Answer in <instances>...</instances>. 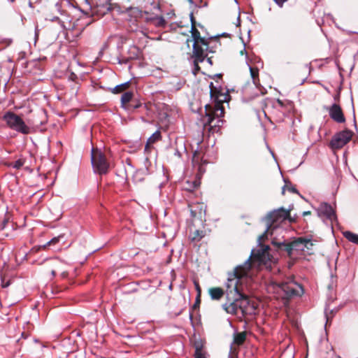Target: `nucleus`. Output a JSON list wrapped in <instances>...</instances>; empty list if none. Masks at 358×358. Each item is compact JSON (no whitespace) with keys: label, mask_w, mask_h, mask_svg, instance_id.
Masks as SVG:
<instances>
[{"label":"nucleus","mask_w":358,"mask_h":358,"mask_svg":"<svg viewBox=\"0 0 358 358\" xmlns=\"http://www.w3.org/2000/svg\"><path fill=\"white\" fill-rule=\"evenodd\" d=\"M195 358H208L206 353L203 351L201 344L195 345Z\"/></svg>","instance_id":"25"},{"label":"nucleus","mask_w":358,"mask_h":358,"mask_svg":"<svg viewBox=\"0 0 358 358\" xmlns=\"http://www.w3.org/2000/svg\"><path fill=\"white\" fill-rule=\"evenodd\" d=\"M51 273H52V275L53 276H55V275H56V273H55V271H52Z\"/></svg>","instance_id":"43"},{"label":"nucleus","mask_w":358,"mask_h":358,"mask_svg":"<svg viewBox=\"0 0 358 358\" xmlns=\"http://www.w3.org/2000/svg\"><path fill=\"white\" fill-rule=\"evenodd\" d=\"M24 160L22 159H19L13 163L12 166L14 169H20L24 165Z\"/></svg>","instance_id":"30"},{"label":"nucleus","mask_w":358,"mask_h":358,"mask_svg":"<svg viewBox=\"0 0 358 358\" xmlns=\"http://www.w3.org/2000/svg\"><path fill=\"white\" fill-rule=\"evenodd\" d=\"M244 51H245V48L243 49V50H242V51L241 52V54L244 53Z\"/></svg>","instance_id":"44"},{"label":"nucleus","mask_w":358,"mask_h":358,"mask_svg":"<svg viewBox=\"0 0 358 358\" xmlns=\"http://www.w3.org/2000/svg\"><path fill=\"white\" fill-rule=\"evenodd\" d=\"M189 238L194 242L199 241L206 234L203 229H196L195 225H190Z\"/></svg>","instance_id":"16"},{"label":"nucleus","mask_w":358,"mask_h":358,"mask_svg":"<svg viewBox=\"0 0 358 358\" xmlns=\"http://www.w3.org/2000/svg\"><path fill=\"white\" fill-rule=\"evenodd\" d=\"M195 285H196V289L198 292V294H199V295H200L201 294V288L198 283H196Z\"/></svg>","instance_id":"38"},{"label":"nucleus","mask_w":358,"mask_h":358,"mask_svg":"<svg viewBox=\"0 0 358 358\" xmlns=\"http://www.w3.org/2000/svg\"><path fill=\"white\" fill-rule=\"evenodd\" d=\"M199 184V182L196 180H194L192 182L187 181L184 186V189L187 191L192 192L194 189L197 188Z\"/></svg>","instance_id":"27"},{"label":"nucleus","mask_w":358,"mask_h":358,"mask_svg":"<svg viewBox=\"0 0 358 358\" xmlns=\"http://www.w3.org/2000/svg\"><path fill=\"white\" fill-rule=\"evenodd\" d=\"M10 2H14V1H15V0H10Z\"/></svg>","instance_id":"48"},{"label":"nucleus","mask_w":358,"mask_h":358,"mask_svg":"<svg viewBox=\"0 0 358 358\" xmlns=\"http://www.w3.org/2000/svg\"><path fill=\"white\" fill-rule=\"evenodd\" d=\"M246 338V332H239L234 334V343L238 345H242Z\"/></svg>","instance_id":"22"},{"label":"nucleus","mask_w":358,"mask_h":358,"mask_svg":"<svg viewBox=\"0 0 358 358\" xmlns=\"http://www.w3.org/2000/svg\"><path fill=\"white\" fill-rule=\"evenodd\" d=\"M293 206H289L288 209L283 207L268 212L262 220L265 224H281L286 220L290 222H294V219L290 215Z\"/></svg>","instance_id":"6"},{"label":"nucleus","mask_w":358,"mask_h":358,"mask_svg":"<svg viewBox=\"0 0 358 358\" xmlns=\"http://www.w3.org/2000/svg\"><path fill=\"white\" fill-rule=\"evenodd\" d=\"M3 120L8 127L22 134H29L30 127L24 122L22 118L12 111H7L3 115Z\"/></svg>","instance_id":"5"},{"label":"nucleus","mask_w":358,"mask_h":358,"mask_svg":"<svg viewBox=\"0 0 358 358\" xmlns=\"http://www.w3.org/2000/svg\"><path fill=\"white\" fill-rule=\"evenodd\" d=\"M61 241H62L63 243H65L66 241H65V234H60L56 237L52 238L46 244L42 245L41 248L45 249L48 245H55Z\"/></svg>","instance_id":"19"},{"label":"nucleus","mask_w":358,"mask_h":358,"mask_svg":"<svg viewBox=\"0 0 358 358\" xmlns=\"http://www.w3.org/2000/svg\"><path fill=\"white\" fill-rule=\"evenodd\" d=\"M200 206H201L200 210H202L203 204H200Z\"/></svg>","instance_id":"45"},{"label":"nucleus","mask_w":358,"mask_h":358,"mask_svg":"<svg viewBox=\"0 0 358 358\" xmlns=\"http://www.w3.org/2000/svg\"><path fill=\"white\" fill-rule=\"evenodd\" d=\"M202 62H200V61H197V59H194V69H193V73L194 74H196L201 69L199 64V63H201Z\"/></svg>","instance_id":"33"},{"label":"nucleus","mask_w":358,"mask_h":358,"mask_svg":"<svg viewBox=\"0 0 358 358\" xmlns=\"http://www.w3.org/2000/svg\"><path fill=\"white\" fill-rule=\"evenodd\" d=\"M161 138V134L159 131H155L149 138L148 142L153 143Z\"/></svg>","instance_id":"29"},{"label":"nucleus","mask_w":358,"mask_h":358,"mask_svg":"<svg viewBox=\"0 0 358 358\" xmlns=\"http://www.w3.org/2000/svg\"><path fill=\"white\" fill-rule=\"evenodd\" d=\"M144 164H145V166L146 167V169L148 170V164H150V161H149L148 157L145 158Z\"/></svg>","instance_id":"37"},{"label":"nucleus","mask_w":358,"mask_h":358,"mask_svg":"<svg viewBox=\"0 0 358 358\" xmlns=\"http://www.w3.org/2000/svg\"><path fill=\"white\" fill-rule=\"evenodd\" d=\"M191 21H192V37L193 38L194 43L195 41L197 42V43H201L203 46H206V49H208V41L201 37L200 35V32L199 30L194 27V21H193V16H191Z\"/></svg>","instance_id":"14"},{"label":"nucleus","mask_w":358,"mask_h":358,"mask_svg":"<svg viewBox=\"0 0 358 358\" xmlns=\"http://www.w3.org/2000/svg\"><path fill=\"white\" fill-rule=\"evenodd\" d=\"M352 132L348 129L336 134L330 141L332 149H340L346 145L352 138Z\"/></svg>","instance_id":"9"},{"label":"nucleus","mask_w":358,"mask_h":358,"mask_svg":"<svg viewBox=\"0 0 358 358\" xmlns=\"http://www.w3.org/2000/svg\"><path fill=\"white\" fill-rule=\"evenodd\" d=\"M6 225H0V230L4 229Z\"/></svg>","instance_id":"42"},{"label":"nucleus","mask_w":358,"mask_h":358,"mask_svg":"<svg viewBox=\"0 0 358 358\" xmlns=\"http://www.w3.org/2000/svg\"><path fill=\"white\" fill-rule=\"evenodd\" d=\"M229 358H231V357H229Z\"/></svg>","instance_id":"50"},{"label":"nucleus","mask_w":358,"mask_h":358,"mask_svg":"<svg viewBox=\"0 0 358 358\" xmlns=\"http://www.w3.org/2000/svg\"><path fill=\"white\" fill-rule=\"evenodd\" d=\"M344 237L349 241L358 245V234H354L349 231L343 232Z\"/></svg>","instance_id":"24"},{"label":"nucleus","mask_w":358,"mask_h":358,"mask_svg":"<svg viewBox=\"0 0 358 358\" xmlns=\"http://www.w3.org/2000/svg\"><path fill=\"white\" fill-rule=\"evenodd\" d=\"M139 49L135 46H131L128 50V57L131 60L136 59L138 57Z\"/></svg>","instance_id":"26"},{"label":"nucleus","mask_w":358,"mask_h":358,"mask_svg":"<svg viewBox=\"0 0 358 358\" xmlns=\"http://www.w3.org/2000/svg\"><path fill=\"white\" fill-rule=\"evenodd\" d=\"M91 162L94 171L96 173L103 175L108 173L109 164L106 156L101 151L92 150Z\"/></svg>","instance_id":"7"},{"label":"nucleus","mask_w":358,"mask_h":358,"mask_svg":"<svg viewBox=\"0 0 358 358\" xmlns=\"http://www.w3.org/2000/svg\"><path fill=\"white\" fill-rule=\"evenodd\" d=\"M279 226L267 225L264 233L258 238L259 249L257 251L252 250L250 258L243 265L236 266L233 273L228 274L226 282L227 301L222 305V308L228 314L236 315L240 320L248 316L256 315L257 305L246 294L240 292L238 284L240 280L248 274L251 267V259L258 262L259 264H263L266 267L271 266L273 258L269 253L270 247L262 243Z\"/></svg>","instance_id":"1"},{"label":"nucleus","mask_w":358,"mask_h":358,"mask_svg":"<svg viewBox=\"0 0 358 358\" xmlns=\"http://www.w3.org/2000/svg\"><path fill=\"white\" fill-rule=\"evenodd\" d=\"M6 220H4V221H3V223H2V224H6Z\"/></svg>","instance_id":"46"},{"label":"nucleus","mask_w":358,"mask_h":358,"mask_svg":"<svg viewBox=\"0 0 358 358\" xmlns=\"http://www.w3.org/2000/svg\"><path fill=\"white\" fill-rule=\"evenodd\" d=\"M317 213L320 217L326 219L331 224L337 222V217L332 206L327 203H321L317 208Z\"/></svg>","instance_id":"11"},{"label":"nucleus","mask_w":358,"mask_h":358,"mask_svg":"<svg viewBox=\"0 0 358 358\" xmlns=\"http://www.w3.org/2000/svg\"><path fill=\"white\" fill-rule=\"evenodd\" d=\"M210 298L213 300H220L224 296V291L220 287H213L208 290Z\"/></svg>","instance_id":"18"},{"label":"nucleus","mask_w":358,"mask_h":358,"mask_svg":"<svg viewBox=\"0 0 358 358\" xmlns=\"http://www.w3.org/2000/svg\"><path fill=\"white\" fill-rule=\"evenodd\" d=\"M202 0H192L189 3L194 4L196 6L201 7L202 6Z\"/></svg>","instance_id":"34"},{"label":"nucleus","mask_w":358,"mask_h":358,"mask_svg":"<svg viewBox=\"0 0 358 358\" xmlns=\"http://www.w3.org/2000/svg\"><path fill=\"white\" fill-rule=\"evenodd\" d=\"M38 3H48L50 13L46 15L45 19L51 22H57L60 31H66V38L69 41H76L83 32L78 31L77 19L72 21L70 10L73 6L69 0H37Z\"/></svg>","instance_id":"2"},{"label":"nucleus","mask_w":358,"mask_h":358,"mask_svg":"<svg viewBox=\"0 0 358 358\" xmlns=\"http://www.w3.org/2000/svg\"><path fill=\"white\" fill-rule=\"evenodd\" d=\"M272 243L276 245L280 251L286 252L290 258L296 259L300 256H304V237H299L292 242L276 241L272 240Z\"/></svg>","instance_id":"4"},{"label":"nucleus","mask_w":358,"mask_h":358,"mask_svg":"<svg viewBox=\"0 0 358 358\" xmlns=\"http://www.w3.org/2000/svg\"><path fill=\"white\" fill-rule=\"evenodd\" d=\"M208 49H206V46H203L201 43H197V42L195 41L193 44L192 57L197 59V61L203 62L208 56L206 53Z\"/></svg>","instance_id":"12"},{"label":"nucleus","mask_w":358,"mask_h":358,"mask_svg":"<svg viewBox=\"0 0 358 358\" xmlns=\"http://www.w3.org/2000/svg\"><path fill=\"white\" fill-rule=\"evenodd\" d=\"M207 62H208V63L210 66H212V65H213V62H212L211 57H208V58H207Z\"/></svg>","instance_id":"39"},{"label":"nucleus","mask_w":358,"mask_h":358,"mask_svg":"<svg viewBox=\"0 0 358 358\" xmlns=\"http://www.w3.org/2000/svg\"><path fill=\"white\" fill-rule=\"evenodd\" d=\"M313 245H314L313 242L310 238L304 237V246H306V247H304V249H305L304 256L309 255L313 253Z\"/></svg>","instance_id":"20"},{"label":"nucleus","mask_w":358,"mask_h":358,"mask_svg":"<svg viewBox=\"0 0 358 358\" xmlns=\"http://www.w3.org/2000/svg\"><path fill=\"white\" fill-rule=\"evenodd\" d=\"M82 15L77 18V20L79 23L78 31L80 32H83L85 29L89 26L92 22V20L91 18V15H90L87 13L83 12L80 10Z\"/></svg>","instance_id":"15"},{"label":"nucleus","mask_w":358,"mask_h":358,"mask_svg":"<svg viewBox=\"0 0 358 358\" xmlns=\"http://www.w3.org/2000/svg\"><path fill=\"white\" fill-rule=\"evenodd\" d=\"M91 10V15L103 16L111 10L110 0H86Z\"/></svg>","instance_id":"8"},{"label":"nucleus","mask_w":358,"mask_h":358,"mask_svg":"<svg viewBox=\"0 0 358 358\" xmlns=\"http://www.w3.org/2000/svg\"><path fill=\"white\" fill-rule=\"evenodd\" d=\"M189 1H192V0H188Z\"/></svg>","instance_id":"49"},{"label":"nucleus","mask_w":358,"mask_h":358,"mask_svg":"<svg viewBox=\"0 0 358 358\" xmlns=\"http://www.w3.org/2000/svg\"><path fill=\"white\" fill-rule=\"evenodd\" d=\"M330 117L338 123L345 122V118L339 105L334 103L329 109Z\"/></svg>","instance_id":"13"},{"label":"nucleus","mask_w":358,"mask_h":358,"mask_svg":"<svg viewBox=\"0 0 358 358\" xmlns=\"http://www.w3.org/2000/svg\"><path fill=\"white\" fill-rule=\"evenodd\" d=\"M134 97V92L131 91L126 92L123 93V94L121 96V106L122 108L127 109L128 108V106H127V103H129L130 101L133 100Z\"/></svg>","instance_id":"17"},{"label":"nucleus","mask_w":358,"mask_h":358,"mask_svg":"<svg viewBox=\"0 0 358 358\" xmlns=\"http://www.w3.org/2000/svg\"><path fill=\"white\" fill-rule=\"evenodd\" d=\"M331 228L333 230V224H331Z\"/></svg>","instance_id":"47"},{"label":"nucleus","mask_w":358,"mask_h":358,"mask_svg":"<svg viewBox=\"0 0 358 358\" xmlns=\"http://www.w3.org/2000/svg\"><path fill=\"white\" fill-rule=\"evenodd\" d=\"M250 73L252 79L253 83L257 87L259 85V70L257 68H253L249 66Z\"/></svg>","instance_id":"23"},{"label":"nucleus","mask_w":358,"mask_h":358,"mask_svg":"<svg viewBox=\"0 0 358 358\" xmlns=\"http://www.w3.org/2000/svg\"><path fill=\"white\" fill-rule=\"evenodd\" d=\"M142 103L141 101H132V103H131L130 104L128 105V108H127V110H129V109H137L138 108H140L141 106Z\"/></svg>","instance_id":"31"},{"label":"nucleus","mask_w":358,"mask_h":358,"mask_svg":"<svg viewBox=\"0 0 358 358\" xmlns=\"http://www.w3.org/2000/svg\"><path fill=\"white\" fill-rule=\"evenodd\" d=\"M191 214H192V215L193 217H195V216H196V211H195V210H194L191 209Z\"/></svg>","instance_id":"40"},{"label":"nucleus","mask_w":358,"mask_h":358,"mask_svg":"<svg viewBox=\"0 0 358 358\" xmlns=\"http://www.w3.org/2000/svg\"><path fill=\"white\" fill-rule=\"evenodd\" d=\"M285 186L282 187V193L284 194H285V190L287 189L289 192H292V193H296V194H299L297 189L295 188L294 186L292 185V184L289 182H287L286 180H285Z\"/></svg>","instance_id":"28"},{"label":"nucleus","mask_w":358,"mask_h":358,"mask_svg":"<svg viewBox=\"0 0 358 358\" xmlns=\"http://www.w3.org/2000/svg\"><path fill=\"white\" fill-rule=\"evenodd\" d=\"M310 213V211H305V212L303 213V215H308Z\"/></svg>","instance_id":"41"},{"label":"nucleus","mask_w":358,"mask_h":358,"mask_svg":"<svg viewBox=\"0 0 358 358\" xmlns=\"http://www.w3.org/2000/svg\"><path fill=\"white\" fill-rule=\"evenodd\" d=\"M209 87L210 88V97L215 99V104L213 108L210 106H206V116L203 121L205 128L208 127L209 131L215 132L223 124L222 117L224 111L222 103L228 101L229 95L227 92H223L222 90H218L216 87H214L213 83H210Z\"/></svg>","instance_id":"3"},{"label":"nucleus","mask_w":358,"mask_h":358,"mask_svg":"<svg viewBox=\"0 0 358 358\" xmlns=\"http://www.w3.org/2000/svg\"><path fill=\"white\" fill-rule=\"evenodd\" d=\"M131 61L130 59H129V57L128 56H121L120 57H118L117 58V63L118 64H126L127 63H129V62Z\"/></svg>","instance_id":"32"},{"label":"nucleus","mask_w":358,"mask_h":358,"mask_svg":"<svg viewBox=\"0 0 358 358\" xmlns=\"http://www.w3.org/2000/svg\"><path fill=\"white\" fill-rule=\"evenodd\" d=\"M200 303V295L199 294L197 295L196 296V302L194 305V307H196L197 304H199Z\"/></svg>","instance_id":"36"},{"label":"nucleus","mask_w":358,"mask_h":358,"mask_svg":"<svg viewBox=\"0 0 358 358\" xmlns=\"http://www.w3.org/2000/svg\"><path fill=\"white\" fill-rule=\"evenodd\" d=\"M278 287L285 293L286 297L300 295L299 291L302 292L301 286L292 280L282 282Z\"/></svg>","instance_id":"10"},{"label":"nucleus","mask_w":358,"mask_h":358,"mask_svg":"<svg viewBox=\"0 0 358 358\" xmlns=\"http://www.w3.org/2000/svg\"><path fill=\"white\" fill-rule=\"evenodd\" d=\"M10 285V281L7 280L6 282L4 281V280H2V287L6 288L8 287Z\"/></svg>","instance_id":"35"},{"label":"nucleus","mask_w":358,"mask_h":358,"mask_svg":"<svg viewBox=\"0 0 358 358\" xmlns=\"http://www.w3.org/2000/svg\"><path fill=\"white\" fill-rule=\"evenodd\" d=\"M130 83L129 81L125 82L124 83H122L120 85H118L115 86V87L110 89V92L113 94H120L121 92H123L126 90L128 89L129 87Z\"/></svg>","instance_id":"21"}]
</instances>
